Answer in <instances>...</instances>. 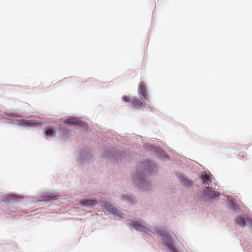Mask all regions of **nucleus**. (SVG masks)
Masks as SVG:
<instances>
[{
	"label": "nucleus",
	"instance_id": "a211bd4d",
	"mask_svg": "<svg viewBox=\"0 0 252 252\" xmlns=\"http://www.w3.org/2000/svg\"><path fill=\"white\" fill-rule=\"evenodd\" d=\"M247 221L250 222V225L252 226V220L251 219H247Z\"/></svg>",
	"mask_w": 252,
	"mask_h": 252
},
{
	"label": "nucleus",
	"instance_id": "dca6fc26",
	"mask_svg": "<svg viewBox=\"0 0 252 252\" xmlns=\"http://www.w3.org/2000/svg\"><path fill=\"white\" fill-rule=\"evenodd\" d=\"M132 98L129 96H125L123 97V100L126 103H131Z\"/></svg>",
	"mask_w": 252,
	"mask_h": 252
},
{
	"label": "nucleus",
	"instance_id": "f257e3e1",
	"mask_svg": "<svg viewBox=\"0 0 252 252\" xmlns=\"http://www.w3.org/2000/svg\"><path fill=\"white\" fill-rule=\"evenodd\" d=\"M138 94L140 99L142 101L148 100V95L147 92V88L144 82H140L138 85Z\"/></svg>",
	"mask_w": 252,
	"mask_h": 252
},
{
	"label": "nucleus",
	"instance_id": "39448f33",
	"mask_svg": "<svg viewBox=\"0 0 252 252\" xmlns=\"http://www.w3.org/2000/svg\"><path fill=\"white\" fill-rule=\"evenodd\" d=\"M80 203L83 206L92 207L95 205L97 202L96 200L87 199L82 201Z\"/></svg>",
	"mask_w": 252,
	"mask_h": 252
},
{
	"label": "nucleus",
	"instance_id": "7ed1b4c3",
	"mask_svg": "<svg viewBox=\"0 0 252 252\" xmlns=\"http://www.w3.org/2000/svg\"><path fill=\"white\" fill-rule=\"evenodd\" d=\"M204 193L211 198L216 197L219 195V192L213 190L211 188L208 187H206L204 190Z\"/></svg>",
	"mask_w": 252,
	"mask_h": 252
},
{
	"label": "nucleus",
	"instance_id": "2eb2a0df",
	"mask_svg": "<svg viewBox=\"0 0 252 252\" xmlns=\"http://www.w3.org/2000/svg\"><path fill=\"white\" fill-rule=\"evenodd\" d=\"M122 197L123 200H127L129 202H131L132 204H134V201L132 200V198L130 196H127V195H126V196L123 195Z\"/></svg>",
	"mask_w": 252,
	"mask_h": 252
},
{
	"label": "nucleus",
	"instance_id": "423d86ee",
	"mask_svg": "<svg viewBox=\"0 0 252 252\" xmlns=\"http://www.w3.org/2000/svg\"><path fill=\"white\" fill-rule=\"evenodd\" d=\"M133 226L135 229L138 231H144L145 229V222L143 221L140 222H134Z\"/></svg>",
	"mask_w": 252,
	"mask_h": 252
},
{
	"label": "nucleus",
	"instance_id": "f8f14e48",
	"mask_svg": "<svg viewBox=\"0 0 252 252\" xmlns=\"http://www.w3.org/2000/svg\"><path fill=\"white\" fill-rule=\"evenodd\" d=\"M167 238L168 239H169V241L167 242L166 244L171 251L172 252H178L176 248L174 247L173 242L171 239L168 237V236H167Z\"/></svg>",
	"mask_w": 252,
	"mask_h": 252
},
{
	"label": "nucleus",
	"instance_id": "f03ea898",
	"mask_svg": "<svg viewBox=\"0 0 252 252\" xmlns=\"http://www.w3.org/2000/svg\"><path fill=\"white\" fill-rule=\"evenodd\" d=\"M140 166L141 168L140 170H141V172H143L144 175L152 172V170H153V165L148 161L145 162H142Z\"/></svg>",
	"mask_w": 252,
	"mask_h": 252
},
{
	"label": "nucleus",
	"instance_id": "6ab92c4d",
	"mask_svg": "<svg viewBox=\"0 0 252 252\" xmlns=\"http://www.w3.org/2000/svg\"><path fill=\"white\" fill-rule=\"evenodd\" d=\"M242 160H245L246 159V158L245 156H242V157L240 158Z\"/></svg>",
	"mask_w": 252,
	"mask_h": 252
},
{
	"label": "nucleus",
	"instance_id": "6e6552de",
	"mask_svg": "<svg viewBox=\"0 0 252 252\" xmlns=\"http://www.w3.org/2000/svg\"><path fill=\"white\" fill-rule=\"evenodd\" d=\"M143 101L141 99L138 98H132L131 100V104L136 108L141 106L143 104Z\"/></svg>",
	"mask_w": 252,
	"mask_h": 252
},
{
	"label": "nucleus",
	"instance_id": "9d476101",
	"mask_svg": "<svg viewBox=\"0 0 252 252\" xmlns=\"http://www.w3.org/2000/svg\"><path fill=\"white\" fill-rule=\"evenodd\" d=\"M235 220H236L237 224H238L239 225H240L242 226H245L246 221H245V218L242 217V216L238 217Z\"/></svg>",
	"mask_w": 252,
	"mask_h": 252
},
{
	"label": "nucleus",
	"instance_id": "ddd939ff",
	"mask_svg": "<svg viewBox=\"0 0 252 252\" xmlns=\"http://www.w3.org/2000/svg\"><path fill=\"white\" fill-rule=\"evenodd\" d=\"M7 200L8 202L14 201L17 200L19 198L18 196L14 194H10L7 197Z\"/></svg>",
	"mask_w": 252,
	"mask_h": 252
},
{
	"label": "nucleus",
	"instance_id": "4468645a",
	"mask_svg": "<svg viewBox=\"0 0 252 252\" xmlns=\"http://www.w3.org/2000/svg\"><path fill=\"white\" fill-rule=\"evenodd\" d=\"M106 208L108 209L109 211H110L111 212L113 213V214H116V210L113 207H112V206L109 203H108V204H106Z\"/></svg>",
	"mask_w": 252,
	"mask_h": 252
},
{
	"label": "nucleus",
	"instance_id": "0eeeda50",
	"mask_svg": "<svg viewBox=\"0 0 252 252\" xmlns=\"http://www.w3.org/2000/svg\"><path fill=\"white\" fill-rule=\"evenodd\" d=\"M180 179L182 184L185 186L189 187L191 186L192 185V182L191 180H189L183 176H180Z\"/></svg>",
	"mask_w": 252,
	"mask_h": 252
},
{
	"label": "nucleus",
	"instance_id": "aec40b11",
	"mask_svg": "<svg viewBox=\"0 0 252 252\" xmlns=\"http://www.w3.org/2000/svg\"><path fill=\"white\" fill-rule=\"evenodd\" d=\"M32 125H33V124H37V123H34V122L32 121Z\"/></svg>",
	"mask_w": 252,
	"mask_h": 252
},
{
	"label": "nucleus",
	"instance_id": "9b49d317",
	"mask_svg": "<svg viewBox=\"0 0 252 252\" xmlns=\"http://www.w3.org/2000/svg\"><path fill=\"white\" fill-rule=\"evenodd\" d=\"M45 134L47 136H54L55 134V131L52 127H48L45 129Z\"/></svg>",
	"mask_w": 252,
	"mask_h": 252
},
{
	"label": "nucleus",
	"instance_id": "1a4fd4ad",
	"mask_svg": "<svg viewBox=\"0 0 252 252\" xmlns=\"http://www.w3.org/2000/svg\"><path fill=\"white\" fill-rule=\"evenodd\" d=\"M202 179L203 183L207 185H209L210 183H211V181L210 180V176L208 174L206 173L202 174Z\"/></svg>",
	"mask_w": 252,
	"mask_h": 252
},
{
	"label": "nucleus",
	"instance_id": "f3484780",
	"mask_svg": "<svg viewBox=\"0 0 252 252\" xmlns=\"http://www.w3.org/2000/svg\"><path fill=\"white\" fill-rule=\"evenodd\" d=\"M49 199L45 200V201H49L51 200H56V196H48V197Z\"/></svg>",
	"mask_w": 252,
	"mask_h": 252
},
{
	"label": "nucleus",
	"instance_id": "20e7f679",
	"mask_svg": "<svg viewBox=\"0 0 252 252\" xmlns=\"http://www.w3.org/2000/svg\"><path fill=\"white\" fill-rule=\"evenodd\" d=\"M65 123L67 124H70L73 125H76L82 127L86 126L85 123L79 121L78 119L74 118H69L67 119L66 120Z\"/></svg>",
	"mask_w": 252,
	"mask_h": 252
}]
</instances>
